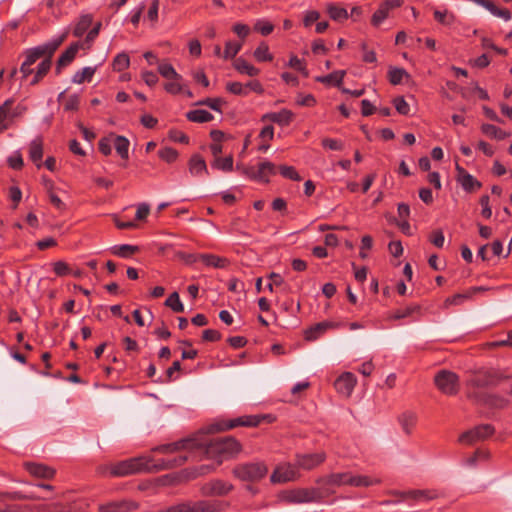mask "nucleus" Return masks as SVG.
I'll use <instances>...</instances> for the list:
<instances>
[{"label":"nucleus","instance_id":"obj_1","mask_svg":"<svg viewBox=\"0 0 512 512\" xmlns=\"http://www.w3.org/2000/svg\"><path fill=\"white\" fill-rule=\"evenodd\" d=\"M186 459L187 457L181 456L173 461L154 463V460L151 457L140 456L101 467L99 472L101 474H109L113 477H124L141 472H157L160 470L178 467L183 465Z\"/></svg>","mask_w":512,"mask_h":512},{"label":"nucleus","instance_id":"obj_2","mask_svg":"<svg viewBox=\"0 0 512 512\" xmlns=\"http://www.w3.org/2000/svg\"><path fill=\"white\" fill-rule=\"evenodd\" d=\"M199 446L194 447V454L200 450L204 452L208 458L222 463L225 460L236 457L242 450V446L233 437H223L211 440L209 443H203L198 440Z\"/></svg>","mask_w":512,"mask_h":512},{"label":"nucleus","instance_id":"obj_3","mask_svg":"<svg viewBox=\"0 0 512 512\" xmlns=\"http://www.w3.org/2000/svg\"><path fill=\"white\" fill-rule=\"evenodd\" d=\"M66 37L67 32H64L41 45L28 49L26 51L25 60L22 64H24V66H32L41 57L51 58L58 47L64 42Z\"/></svg>","mask_w":512,"mask_h":512},{"label":"nucleus","instance_id":"obj_4","mask_svg":"<svg viewBox=\"0 0 512 512\" xmlns=\"http://www.w3.org/2000/svg\"><path fill=\"white\" fill-rule=\"evenodd\" d=\"M323 493L317 488H298L283 493L282 499L289 504L320 502Z\"/></svg>","mask_w":512,"mask_h":512},{"label":"nucleus","instance_id":"obj_5","mask_svg":"<svg viewBox=\"0 0 512 512\" xmlns=\"http://www.w3.org/2000/svg\"><path fill=\"white\" fill-rule=\"evenodd\" d=\"M268 473V467L263 462L239 464L233 469L235 477L242 481H258Z\"/></svg>","mask_w":512,"mask_h":512},{"label":"nucleus","instance_id":"obj_6","mask_svg":"<svg viewBox=\"0 0 512 512\" xmlns=\"http://www.w3.org/2000/svg\"><path fill=\"white\" fill-rule=\"evenodd\" d=\"M199 445L200 444L198 443L197 438H184V439H181L174 443L157 446L156 448H154V451L164 453V454L175 453L178 451H187V454L183 455V456L187 457V459L185 460V462H186L189 458L194 456V447L199 446ZM181 456L182 455H180V457ZM178 458H179V456H178ZM175 459H177V457H175ZM173 460H174V458L170 459L169 461H173ZM162 461L163 460L158 461L157 463H161ZM164 461L167 462L168 460H164Z\"/></svg>","mask_w":512,"mask_h":512},{"label":"nucleus","instance_id":"obj_7","mask_svg":"<svg viewBox=\"0 0 512 512\" xmlns=\"http://www.w3.org/2000/svg\"><path fill=\"white\" fill-rule=\"evenodd\" d=\"M436 387L446 395H456L460 388L459 377L449 370H440L434 377Z\"/></svg>","mask_w":512,"mask_h":512},{"label":"nucleus","instance_id":"obj_8","mask_svg":"<svg viewBox=\"0 0 512 512\" xmlns=\"http://www.w3.org/2000/svg\"><path fill=\"white\" fill-rule=\"evenodd\" d=\"M184 512H219L226 504L219 500H200L196 502L181 503Z\"/></svg>","mask_w":512,"mask_h":512},{"label":"nucleus","instance_id":"obj_9","mask_svg":"<svg viewBox=\"0 0 512 512\" xmlns=\"http://www.w3.org/2000/svg\"><path fill=\"white\" fill-rule=\"evenodd\" d=\"M494 427L490 424H483L462 433L458 441L462 444H473L477 441L484 440L494 433Z\"/></svg>","mask_w":512,"mask_h":512},{"label":"nucleus","instance_id":"obj_10","mask_svg":"<svg viewBox=\"0 0 512 512\" xmlns=\"http://www.w3.org/2000/svg\"><path fill=\"white\" fill-rule=\"evenodd\" d=\"M260 423L258 416H240L234 419L221 420L214 425L217 431H226L239 426L255 427Z\"/></svg>","mask_w":512,"mask_h":512},{"label":"nucleus","instance_id":"obj_11","mask_svg":"<svg viewBox=\"0 0 512 512\" xmlns=\"http://www.w3.org/2000/svg\"><path fill=\"white\" fill-rule=\"evenodd\" d=\"M233 488L234 486L230 482L221 479H213L203 484L201 492L207 497L225 496L229 494Z\"/></svg>","mask_w":512,"mask_h":512},{"label":"nucleus","instance_id":"obj_12","mask_svg":"<svg viewBox=\"0 0 512 512\" xmlns=\"http://www.w3.org/2000/svg\"><path fill=\"white\" fill-rule=\"evenodd\" d=\"M299 474L297 472L296 465H291L288 463L278 465L273 473L271 474L270 481L273 484L278 483H286L290 481H295L298 479Z\"/></svg>","mask_w":512,"mask_h":512},{"label":"nucleus","instance_id":"obj_13","mask_svg":"<svg viewBox=\"0 0 512 512\" xmlns=\"http://www.w3.org/2000/svg\"><path fill=\"white\" fill-rule=\"evenodd\" d=\"M326 459L324 452L311 453V454H297L295 458V465L299 469L313 470L321 465Z\"/></svg>","mask_w":512,"mask_h":512},{"label":"nucleus","instance_id":"obj_14","mask_svg":"<svg viewBox=\"0 0 512 512\" xmlns=\"http://www.w3.org/2000/svg\"><path fill=\"white\" fill-rule=\"evenodd\" d=\"M245 173L254 180L268 182L270 176L276 173V167L272 162L263 161L259 163L257 168L250 167Z\"/></svg>","mask_w":512,"mask_h":512},{"label":"nucleus","instance_id":"obj_15","mask_svg":"<svg viewBox=\"0 0 512 512\" xmlns=\"http://www.w3.org/2000/svg\"><path fill=\"white\" fill-rule=\"evenodd\" d=\"M357 383L356 376L351 372H344L335 381L334 385L338 393L349 397Z\"/></svg>","mask_w":512,"mask_h":512},{"label":"nucleus","instance_id":"obj_16","mask_svg":"<svg viewBox=\"0 0 512 512\" xmlns=\"http://www.w3.org/2000/svg\"><path fill=\"white\" fill-rule=\"evenodd\" d=\"M391 494L399 496L401 500L413 499L416 502H425L436 498L437 494L430 490H409V491H392Z\"/></svg>","mask_w":512,"mask_h":512},{"label":"nucleus","instance_id":"obj_17","mask_svg":"<svg viewBox=\"0 0 512 512\" xmlns=\"http://www.w3.org/2000/svg\"><path fill=\"white\" fill-rule=\"evenodd\" d=\"M401 5L402 0H387L383 2L372 16V25L376 27L379 26L388 17L391 9L400 7Z\"/></svg>","mask_w":512,"mask_h":512},{"label":"nucleus","instance_id":"obj_18","mask_svg":"<svg viewBox=\"0 0 512 512\" xmlns=\"http://www.w3.org/2000/svg\"><path fill=\"white\" fill-rule=\"evenodd\" d=\"M456 171L457 180L465 191L472 192L481 187V183L459 164H456Z\"/></svg>","mask_w":512,"mask_h":512},{"label":"nucleus","instance_id":"obj_19","mask_svg":"<svg viewBox=\"0 0 512 512\" xmlns=\"http://www.w3.org/2000/svg\"><path fill=\"white\" fill-rule=\"evenodd\" d=\"M82 47V44L75 42L71 44L58 58L56 65V73L59 74L61 69L69 65L75 58L77 52Z\"/></svg>","mask_w":512,"mask_h":512},{"label":"nucleus","instance_id":"obj_20","mask_svg":"<svg viewBox=\"0 0 512 512\" xmlns=\"http://www.w3.org/2000/svg\"><path fill=\"white\" fill-rule=\"evenodd\" d=\"M294 118V113L288 109H282L278 112H271L263 115L262 120H269L280 126H288Z\"/></svg>","mask_w":512,"mask_h":512},{"label":"nucleus","instance_id":"obj_21","mask_svg":"<svg viewBox=\"0 0 512 512\" xmlns=\"http://www.w3.org/2000/svg\"><path fill=\"white\" fill-rule=\"evenodd\" d=\"M25 468L31 475L39 478L50 479L55 474L51 467L38 463H25Z\"/></svg>","mask_w":512,"mask_h":512},{"label":"nucleus","instance_id":"obj_22","mask_svg":"<svg viewBox=\"0 0 512 512\" xmlns=\"http://www.w3.org/2000/svg\"><path fill=\"white\" fill-rule=\"evenodd\" d=\"M189 172L192 176L207 175L208 169L205 160L199 154L193 155L188 163Z\"/></svg>","mask_w":512,"mask_h":512},{"label":"nucleus","instance_id":"obj_23","mask_svg":"<svg viewBox=\"0 0 512 512\" xmlns=\"http://www.w3.org/2000/svg\"><path fill=\"white\" fill-rule=\"evenodd\" d=\"M351 480H352L351 472H341V473H333V474L329 475L324 480H318V483H321V481H323L325 484H328V485H336V486L350 485L351 486Z\"/></svg>","mask_w":512,"mask_h":512},{"label":"nucleus","instance_id":"obj_24","mask_svg":"<svg viewBox=\"0 0 512 512\" xmlns=\"http://www.w3.org/2000/svg\"><path fill=\"white\" fill-rule=\"evenodd\" d=\"M29 157L38 168L42 166L43 143L40 138L34 139L29 146Z\"/></svg>","mask_w":512,"mask_h":512},{"label":"nucleus","instance_id":"obj_25","mask_svg":"<svg viewBox=\"0 0 512 512\" xmlns=\"http://www.w3.org/2000/svg\"><path fill=\"white\" fill-rule=\"evenodd\" d=\"M199 259L206 266L214 268H225L229 264L226 258L214 254H199Z\"/></svg>","mask_w":512,"mask_h":512},{"label":"nucleus","instance_id":"obj_26","mask_svg":"<svg viewBox=\"0 0 512 512\" xmlns=\"http://www.w3.org/2000/svg\"><path fill=\"white\" fill-rule=\"evenodd\" d=\"M234 68L241 74L248 75L250 77L257 76L260 73V69L248 63L243 58H237L234 62Z\"/></svg>","mask_w":512,"mask_h":512},{"label":"nucleus","instance_id":"obj_27","mask_svg":"<svg viewBox=\"0 0 512 512\" xmlns=\"http://www.w3.org/2000/svg\"><path fill=\"white\" fill-rule=\"evenodd\" d=\"M58 101L63 104L65 111H76L79 107L80 97L78 94H72L65 96V92H61L58 95Z\"/></svg>","mask_w":512,"mask_h":512},{"label":"nucleus","instance_id":"obj_28","mask_svg":"<svg viewBox=\"0 0 512 512\" xmlns=\"http://www.w3.org/2000/svg\"><path fill=\"white\" fill-rule=\"evenodd\" d=\"M51 65V58H45L44 60H42L37 66L36 72L30 81V85L34 86L38 84L49 72Z\"/></svg>","mask_w":512,"mask_h":512},{"label":"nucleus","instance_id":"obj_29","mask_svg":"<svg viewBox=\"0 0 512 512\" xmlns=\"http://www.w3.org/2000/svg\"><path fill=\"white\" fill-rule=\"evenodd\" d=\"M345 74L346 72L344 70H337L328 75L317 77L316 81L339 87L343 82Z\"/></svg>","mask_w":512,"mask_h":512},{"label":"nucleus","instance_id":"obj_30","mask_svg":"<svg viewBox=\"0 0 512 512\" xmlns=\"http://www.w3.org/2000/svg\"><path fill=\"white\" fill-rule=\"evenodd\" d=\"M186 117L189 121L195 123L210 122L214 119L213 115L207 110L196 109L187 112Z\"/></svg>","mask_w":512,"mask_h":512},{"label":"nucleus","instance_id":"obj_31","mask_svg":"<svg viewBox=\"0 0 512 512\" xmlns=\"http://www.w3.org/2000/svg\"><path fill=\"white\" fill-rule=\"evenodd\" d=\"M493 383L494 378L487 372H478L469 380V384L477 388L487 387Z\"/></svg>","mask_w":512,"mask_h":512},{"label":"nucleus","instance_id":"obj_32","mask_svg":"<svg viewBox=\"0 0 512 512\" xmlns=\"http://www.w3.org/2000/svg\"><path fill=\"white\" fill-rule=\"evenodd\" d=\"M481 131L494 139L497 140H503L505 138H508L510 136V133L500 129L499 127L492 125V124H483L481 126Z\"/></svg>","mask_w":512,"mask_h":512},{"label":"nucleus","instance_id":"obj_33","mask_svg":"<svg viewBox=\"0 0 512 512\" xmlns=\"http://www.w3.org/2000/svg\"><path fill=\"white\" fill-rule=\"evenodd\" d=\"M96 67H84L78 70L72 77V82L75 84H82L84 82H91L93 75L95 74Z\"/></svg>","mask_w":512,"mask_h":512},{"label":"nucleus","instance_id":"obj_34","mask_svg":"<svg viewBox=\"0 0 512 512\" xmlns=\"http://www.w3.org/2000/svg\"><path fill=\"white\" fill-rule=\"evenodd\" d=\"M14 103L13 99H7L0 106V133L8 128V120L10 118V109Z\"/></svg>","mask_w":512,"mask_h":512},{"label":"nucleus","instance_id":"obj_35","mask_svg":"<svg viewBox=\"0 0 512 512\" xmlns=\"http://www.w3.org/2000/svg\"><path fill=\"white\" fill-rule=\"evenodd\" d=\"M158 72L160 75L168 80H183L182 76L176 72L170 63H160L158 65Z\"/></svg>","mask_w":512,"mask_h":512},{"label":"nucleus","instance_id":"obj_36","mask_svg":"<svg viewBox=\"0 0 512 512\" xmlns=\"http://www.w3.org/2000/svg\"><path fill=\"white\" fill-rule=\"evenodd\" d=\"M138 250V246L130 244L115 245L111 248V252L121 258H128Z\"/></svg>","mask_w":512,"mask_h":512},{"label":"nucleus","instance_id":"obj_37","mask_svg":"<svg viewBox=\"0 0 512 512\" xmlns=\"http://www.w3.org/2000/svg\"><path fill=\"white\" fill-rule=\"evenodd\" d=\"M327 12L330 16V18L334 21H344L348 19L349 15L345 8L337 6L335 4H328L327 5Z\"/></svg>","mask_w":512,"mask_h":512},{"label":"nucleus","instance_id":"obj_38","mask_svg":"<svg viewBox=\"0 0 512 512\" xmlns=\"http://www.w3.org/2000/svg\"><path fill=\"white\" fill-rule=\"evenodd\" d=\"M254 58L258 62H270L273 55L270 53L269 46L265 42H261L253 53Z\"/></svg>","mask_w":512,"mask_h":512},{"label":"nucleus","instance_id":"obj_39","mask_svg":"<svg viewBox=\"0 0 512 512\" xmlns=\"http://www.w3.org/2000/svg\"><path fill=\"white\" fill-rule=\"evenodd\" d=\"M379 483L380 479L378 478H372L366 475L352 474L351 486L353 487H368Z\"/></svg>","mask_w":512,"mask_h":512},{"label":"nucleus","instance_id":"obj_40","mask_svg":"<svg viewBox=\"0 0 512 512\" xmlns=\"http://www.w3.org/2000/svg\"><path fill=\"white\" fill-rule=\"evenodd\" d=\"M129 140L124 136H116L114 141V147L116 152L123 159H128L129 157Z\"/></svg>","mask_w":512,"mask_h":512},{"label":"nucleus","instance_id":"obj_41","mask_svg":"<svg viewBox=\"0 0 512 512\" xmlns=\"http://www.w3.org/2000/svg\"><path fill=\"white\" fill-rule=\"evenodd\" d=\"M48 194V197H49V200H50V203L59 211H64L66 210V204L65 202L62 200L60 194H63L65 195L66 192L59 189V188H56L54 190H51Z\"/></svg>","mask_w":512,"mask_h":512},{"label":"nucleus","instance_id":"obj_42","mask_svg":"<svg viewBox=\"0 0 512 512\" xmlns=\"http://www.w3.org/2000/svg\"><path fill=\"white\" fill-rule=\"evenodd\" d=\"M211 167L224 172H230L233 169V157H216L211 163Z\"/></svg>","mask_w":512,"mask_h":512},{"label":"nucleus","instance_id":"obj_43","mask_svg":"<svg viewBox=\"0 0 512 512\" xmlns=\"http://www.w3.org/2000/svg\"><path fill=\"white\" fill-rule=\"evenodd\" d=\"M92 21V16L89 14L81 16L74 28V36L81 37L89 29V27L92 24Z\"/></svg>","mask_w":512,"mask_h":512},{"label":"nucleus","instance_id":"obj_44","mask_svg":"<svg viewBox=\"0 0 512 512\" xmlns=\"http://www.w3.org/2000/svg\"><path fill=\"white\" fill-rule=\"evenodd\" d=\"M388 78L391 84L398 85L404 78H409V74L403 68L391 67L388 71Z\"/></svg>","mask_w":512,"mask_h":512},{"label":"nucleus","instance_id":"obj_45","mask_svg":"<svg viewBox=\"0 0 512 512\" xmlns=\"http://www.w3.org/2000/svg\"><path fill=\"white\" fill-rule=\"evenodd\" d=\"M399 422H400L401 427L404 430V432L406 434H410L412 428L414 427V425L416 423V416H415V414H413L411 412L403 413L399 417Z\"/></svg>","mask_w":512,"mask_h":512},{"label":"nucleus","instance_id":"obj_46","mask_svg":"<svg viewBox=\"0 0 512 512\" xmlns=\"http://www.w3.org/2000/svg\"><path fill=\"white\" fill-rule=\"evenodd\" d=\"M165 305L169 307L172 311L181 313L184 311V306L180 300L179 294L177 292H173L166 299Z\"/></svg>","mask_w":512,"mask_h":512},{"label":"nucleus","instance_id":"obj_47","mask_svg":"<svg viewBox=\"0 0 512 512\" xmlns=\"http://www.w3.org/2000/svg\"><path fill=\"white\" fill-rule=\"evenodd\" d=\"M328 326L329 324L324 322L314 325L313 327L306 330L305 338L309 341L316 340L319 335L327 329Z\"/></svg>","mask_w":512,"mask_h":512},{"label":"nucleus","instance_id":"obj_48","mask_svg":"<svg viewBox=\"0 0 512 512\" xmlns=\"http://www.w3.org/2000/svg\"><path fill=\"white\" fill-rule=\"evenodd\" d=\"M434 18L445 26H451L455 22V16L447 10H435Z\"/></svg>","mask_w":512,"mask_h":512},{"label":"nucleus","instance_id":"obj_49","mask_svg":"<svg viewBox=\"0 0 512 512\" xmlns=\"http://www.w3.org/2000/svg\"><path fill=\"white\" fill-rule=\"evenodd\" d=\"M241 48H242L241 43L232 42V41L226 42L224 53H223V58L224 59L234 58L239 53Z\"/></svg>","mask_w":512,"mask_h":512},{"label":"nucleus","instance_id":"obj_50","mask_svg":"<svg viewBox=\"0 0 512 512\" xmlns=\"http://www.w3.org/2000/svg\"><path fill=\"white\" fill-rule=\"evenodd\" d=\"M129 64V56L126 53H119L113 60V69L120 72L128 68Z\"/></svg>","mask_w":512,"mask_h":512},{"label":"nucleus","instance_id":"obj_51","mask_svg":"<svg viewBox=\"0 0 512 512\" xmlns=\"http://www.w3.org/2000/svg\"><path fill=\"white\" fill-rule=\"evenodd\" d=\"M158 156L167 163H173L178 158V152L171 147H164L158 151Z\"/></svg>","mask_w":512,"mask_h":512},{"label":"nucleus","instance_id":"obj_52","mask_svg":"<svg viewBox=\"0 0 512 512\" xmlns=\"http://www.w3.org/2000/svg\"><path fill=\"white\" fill-rule=\"evenodd\" d=\"M420 307L418 305H410L403 309H398L395 311V313L391 316L392 319L398 320L403 319L406 317H409L413 315L414 313L418 312Z\"/></svg>","mask_w":512,"mask_h":512},{"label":"nucleus","instance_id":"obj_53","mask_svg":"<svg viewBox=\"0 0 512 512\" xmlns=\"http://www.w3.org/2000/svg\"><path fill=\"white\" fill-rule=\"evenodd\" d=\"M254 29L263 36L271 34L274 30V25L267 20H258L255 23Z\"/></svg>","mask_w":512,"mask_h":512},{"label":"nucleus","instance_id":"obj_54","mask_svg":"<svg viewBox=\"0 0 512 512\" xmlns=\"http://www.w3.org/2000/svg\"><path fill=\"white\" fill-rule=\"evenodd\" d=\"M226 90L234 95L247 96L248 90L240 82H228L226 84Z\"/></svg>","mask_w":512,"mask_h":512},{"label":"nucleus","instance_id":"obj_55","mask_svg":"<svg viewBox=\"0 0 512 512\" xmlns=\"http://www.w3.org/2000/svg\"><path fill=\"white\" fill-rule=\"evenodd\" d=\"M288 66L301 72L304 76H308L306 64L304 60L298 58L296 55H292L289 59Z\"/></svg>","mask_w":512,"mask_h":512},{"label":"nucleus","instance_id":"obj_56","mask_svg":"<svg viewBox=\"0 0 512 512\" xmlns=\"http://www.w3.org/2000/svg\"><path fill=\"white\" fill-rule=\"evenodd\" d=\"M182 81L183 80H178V79L171 80L170 82H168L164 85L165 91L172 95H176V94L183 92L184 90H183Z\"/></svg>","mask_w":512,"mask_h":512},{"label":"nucleus","instance_id":"obj_57","mask_svg":"<svg viewBox=\"0 0 512 512\" xmlns=\"http://www.w3.org/2000/svg\"><path fill=\"white\" fill-rule=\"evenodd\" d=\"M53 270L59 277L67 276L71 273L69 265L62 260L53 263Z\"/></svg>","mask_w":512,"mask_h":512},{"label":"nucleus","instance_id":"obj_58","mask_svg":"<svg viewBox=\"0 0 512 512\" xmlns=\"http://www.w3.org/2000/svg\"><path fill=\"white\" fill-rule=\"evenodd\" d=\"M280 173L283 177L291 179L293 181H300L301 177L296 171V169L292 166H280Z\"/></svg>","mask_w":512,"mask_h":512},{"label":"nucleus","instance_id":"obj_59","mask_svg":"<svg viewBox=\"0 0 512 512\" xmlns=\"http://www.w3.org/2000/svg\"><path fill=\"white\" fill-rule=\"evenodd\" d=\"M393 104L397 112L401 115H408L410 112V106L403 97H396L393 100Z\"/></svg>","mask_w":512,"mask_h":512},{"label":"nucleus","instance_id":"obj_60","mask_svg":"<svg viewBox=\"0 0 512 512\" xmlns=\"http://www.w3.org/2000/svg\"><path fill=\"white\" fill-rule=\"evenodd\" d=\"M488 405L495 408H504L508 405V400L497 395H488L486 398Z\"/></svg>","mask_w":512,"mask_h":512},{"label":"nucleus","instance_id":"obj_61","mask_svg":"<svg viewBox=\"0 0 512 512\" xmlns=\"http://www.w3.org/2000/svg\"><path fill=\"white\" fill-rule=\"evenodd\" d=\"M322 146L324 148L334 150V151H340L344 148V144L341 140L333 139V138H324L322 140Z\"/></svg>","mask_w":512,"mask_h":512},{"label":"nucleus","instance_id":"obj_62","mask_svg":"<svg viewBox=\"0 0 512 512\" xmlns=\"http://www.w3.org/2000/svg\"><path fill=\"white\" fill-rule=\"evenodd\" d=\"M480 205L482 206L481 215L485 219H489L492 216V210L490 207V198L488 195L481 196Z\"/></svg>","mask_w":512,"mask_h":512},{"label":"nucleus","instance_id":"obj_63","mask_svg":"<svg viewBox=\"0 0 512 512\" xmlns=\"http://www.w3.org/2000/svg\"><path fill=\"white\" fill-rule=\"evenodd\" d=\"M320 18V13L316 10H309L304 13L303 24L305 27H310L314 22Z\"/></svg>","mask_w":512,"mask_h":512},{"label":"nucleus","instance_id":"obj_64","mask_svg":"<svg viewBox=\"0 0 512 512\" xmlns=\"http://www.w3.org/2000/svg\"><path fill=\"white\" fill-rule=\"evenodd\" d=\"M124 503L122 502H110L99 506L100 512H119L122 510Z\"/></svg>","mask_w":512,"mask_h":512}]
</instances>
